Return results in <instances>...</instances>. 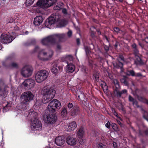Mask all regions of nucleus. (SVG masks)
Here are the masks:
<instances>
[{
    "instance_id": "nucleus-28",
    "label": "nucleus",
    "mask_w": 148,
    "mask_h": 148,
    "mask_svg": "<svg viewBox=\"0 0 148 148\" xmlns=\"http://www.w3.org/2000/svg\"><path fill=\"white\" fill-rule=\"evenodd\" d=\"M78 98L81 101H84L85 99V96L83 93L80 92L78 94Z\"/></svg>"
},
{
    "instance_id": "nucleus-8",
    "label": "nucleus",
    "mask_w": 148,
    "mask_h": 148,
    "mask_svg": "<svg viewBox=\"0 0 148 148\" xmlns=\"http://www.w3.org/2000/svg\"><path fill=\"white\" fill-rule=\"evenodd\" d=\"M56 2V0H39L36 3L37 6L43 8H47Z\"/></svg>"
},
{
    "instance_id": "nucleus-39",
    "label": "nucleus",
    "mask_w": 148,
    "mask_h": 148,
    "mask_svg": "<svg viewBox=\"0 0 148 148\" xmlns=\"http://www.w3.org/2000/svg\"><path fill=\"white\" fill-rule=\"evenodd\" d=\"M134 54L136 56H141V55L139 53V51L137 48L133 49Z\"/></svg>"
},
{
    "instance_id": "nucleus-37",
    "label": "nucleus",
    "mask_w": 148,
    "mask_h": 148,
    "mask_svg": "<svg viewBox=\"0 0 148 148\" xmlns=\"http://www.w3.org/2000/svg\"><path fill=\"white\" fill-rule=\"evenodd\" d=\"M115 91L116 92V95L118 97H120L123 94L121 91H119V89H115Z\"/></svg>"
},
{
    "instance_id": "nucleus-49",
    "label": "nucleus",
    "mask_w": 148,
    "mask_h": 148,
    "mask_svg": "<svg viewBox=\"0 0 148 148\" xmlns=\"http://www.w3.org/2000/svg\"><path fill=\"white\" fill-rule=\"evenodd\" d=\"M121 81L122 83H123L125 85L127 84V82L125 79L124 78H123L121 79Z\"/></svg>"
},
{
    "instance_id": "nucleus-55",
    "label": "nucleus",
    "mask_w": 148,
    "mask_h": 148,
    "mask_svg": "<svg viewBox=\"0 0 148 148\" xmlns=\"http://www.w3.org/2000/svg\"><path fill=\"white\" fill-rule=\"evenodd\" d=\"M134 76L140 77L142 76V74L140 73H137L136 74H135V75Z\"/></svg>"
},
{
    "instance_id": "nucleus-4",
    "label": "nucleus",
    "mask_w": 148,
    "mask_h": 148,
    "mask_svg": "<svg viewBox=\"0 0 148 148\" xmlns=\"http://www.w3.org/2000/svg\"><path fill=\"white\" fill-rule=\"evenodd\" d=\"M29 114L33 117L31 120V128L34 130H40L42 129V124L41 122L36 117L37 113L32 111L29 113Z\"/></svg>"
},
{
    "instance_id": "nucleus-29",
    "label": "nucleus",
    "mask_w": 148,
    "mask_h": 148,
    "mask_svg": "<svg viewBox=\"0 0 148 148\" xmlns=\"http://www.w3.org/2000/svg\"><path fill=\"white\" fill-rule=\"evenodd\" d=\"M36 43V41L35 39H32L30 43L27 42L24 44L25 46H28L31 45H34Z\"/></svg>"
},
{
    "instance_id": "nucleus-45",
    "label": "nucleus",
    "mask_w": 148,
    "mask_h": 148,
    "mask_svg": "<svg viewBox=\"0 0 148 148\" xmlns=\"http://www.w3.org/2000/svg\"><path fill=\"white\" fill-rule=\"evenodd\" d=\"M14 21V19L12 18H9L7 20V23H11Z\"/></svg>"
},
{
    "instance_id": "nucleus-12",
    "label": "nucleus",
    "mask_w": 148,
    "mask_h": 148,
    "mask_svg": "<svg viewBox=\"0 0 148 148\" xmlns=\"http://www.w3.org/2000/svg\"><path fill=\"white\" fill-rule=\"evenodd\" d=\"M58 20V16L57 15H53L46 20L45 25L47 26H50L56 23Z\"/></svg>"
},
{
    "instance_id": "nucleus-47",
    "label": "nucleus",
    "mask_w": 148,
    "mask_h": 148,
    "mask_svg": "<svg viewBox=\"0 0 148 148\" xmlns=\"http://www.w3.org/2000/svg\"><path fill=\"white\" fill-rule=\"evenodd\" d=\"M98 148H106V146L102 143H99L98 145Z\"/></svg>"
},
{
    "instance_id": "nucleus-15",
    "label": "nucleus",
    "mask_w": 148,
    "mask_h": 148,
    "mask_svg": "<svg viewBox=\"0 0 148 148\" xmlns=\"http://www.w3.org/2000/svg\"><path fill=\"white\" fill-rule=\"evenodd\" d=\"M62 70V67L58 64H55L53 65L51 69V71L53 73L56 74L59 71Z\"/></svg>"
},
{
    "instance_id": "nucleus-13",
    "label": "nucleus",
    "mask_w": 148,
    "mask_h": 148,
    "mask_svg": "<svg viewBox=\"0 0 148 148\" xmlns=\"http://www.w3.org/2000/svg\"><path fill=\"white\" fill-rule=\"evenodd\" d=\"M121 60L123 62L125 61L124 57L122 56H120L117 59L116 61L113 62V64L114 67L117 68H120L121 70L122 71L123 64L122 62H121Z\"/></svg>"
},
{
    "instance_id": "nucleus-44",
    "label": "nucleus",
    "mask_w": 148,
    "mask_h": 148,
    "mask_svg": "<svg viewBox=\"0 0 148 148\" xmlns=\"http://www.w3.org/2000/svg\"><path fill=\"white\" fill-rule=\"evenodd\" d=\"M103 85H104V86H103L102 87L103 91L105 92H107L108 89V86L106 85L105 84H104Z\"/></svg>"
},
{
    "instance_id": "nucleus-26",
    "label": "nucleus",
    "mask_w": 148,
    "mask_h": 148,
    "mask_svg": "<svg viewBox=\"0 0 148 148\" xmlns=\"http://www.w3.org/2000/svg\"><path fill=\"white\" fill-rule=\"evenodd\" d=\"M14 57L15 56L13 54L8 56L6 58L5 61L3 62V65L5 66V63H6L8 61L14 60Z\"/></svg>"
},
{
    "instance_id": "nucleus-1",
    "label": "nucleus",
    "mask_w": 148,
    "mask_h": 148,
    "mask_svg": "<svg viewBox=\"0 0 148 148\" xmlns=\"http://www.w3.org/2000/svg\"><path fill=\"white\" fill-rule=\"evenodd\" d=\"M65 36L64 34H55L50 35L41 39L40 43L42 45L46 46H49L50 44H57L58 40L60 41L61 40L65 38Z\"/></svg>"
},
{
    "instance_id": "nucleus-10",
    "label": "nucleus",
    "mask_w": 148,
    "mask_h": 148,
    "mask_svg": "<svg viewBox=\"0 0 148 148\" xmlns=\"http://www.w3.org/2000/svg\"><path fill=\"white\" fill-rule=\"evenodd\" d=\"M33 69L32 66H27L23 67L21 70V73L25 77L30 76L33 73Z\"/></svg>"
},
{
    "instance_id": "nucleus-53",
    "label": "nucleus",
    "mask_w": 148,
    "mask_h": 148,
    "mask_svg": "<svg viewBox=\"0 0 148 148\" xmlns=\"http://www.w3.org/2000/svg\"><path fill=\"white\" fill-rule=\"evenodd\" d=\"M104 49L106 51V52H108V51L109 49V47L108 46L106 45H104Z\"/></svg>"
},
{
    "instance_id": "nucleus-20",
    "label": "nucleus",
    "mask_w": 148,
    "mask_h": 148,
    "mask_svg": "<svg viewBox=\"0 0 148 148\" xmlns=\"http://www.w3.org/2000/svg\"><path fill=\"white\" fill-rule=\"evenodd\" d=\"M77 127V124L75 121L70 123L66 129L67 131L71 132L73 131Z\"/></svg>"
},
{
    "instance_id": "nucleus-7",
    "label": "nucleus",
    "mask_w": 148,
    "mask_h": 148,
    "mask_svg": "<svg viewBox=\"0 0 148 148\" xmlns=\"http://www.w3.org/2000/svg\"><path fill=\"white\" fill-rule=\"evenodd\" d=\"M61 107L60 102L57 99H53L49 104L47 110L49 112H54L56 111V109L58 110Z\"/></svg>"
},
{
    "instance_id": "nucleus-64",
    "label": "nucleus",
    "mask_w": 148,
    "mask_h": 148,
    "mask_svg": "<svg viewBox=\"0 0 148 148\" xmlns=\"http://www.w3.org/2000/svg\"><path fill=\"white\" fill-rule=\"evenodd\" d=\"M61 46L60 45H58L57 46V48L58 49H61Z\"/></svg>"
},
{
    "instance_id": "nucleus-43",
    "label": "nucleus",
    "mask_w": 148,
    "mask_h": 148,
    "mask_svg": "<svg viewBox=\"0 0 148 148\" xmlns=\"http://www.w3.org/2000/svg\"><path fill=\"white\" fill-rule=\"evenodd\" d=\"M112 127L113 129L115 131H117L118 130V127L114 123H113L112 124Z\"/></svg>"
},
{
    "instance_id": "nucleus-34",
    "label": "nucleus",
    "mask_w": 148,
    "mask_h": 148,
    "mask_svg": "<svg viewBox=\"0 0 148 148\" xmlns=\"http://www.w3.org/2000/svg\"><path fill=\"white\" fill-rule=\"evenodd\" d=\"M126 74L127 75H131L133 76L135 75V72L133 70H130L127 71L126 72Z\"/></svg>"
},
{
    "instance_id": "nucleus-2",
    "label": "nucleus",
    "mask_w": 148,
    "mask_h": 148,
    "mask_svg": "<svg viewBox=\"0 0 148 148\" xmlns=\"http://www.w3.org/2000/svg\"><path fill=\"white\" fill-rule=\"evenodd\" d=\"M41 93L44 96L43 102L44 103H46L54 97L56 91L52 88L45 86L42 90Z\"/></svg>"
},
{
    "instance_id": "nucleus-62",
    "label": "nucleus",
    "mask_w": 148,
    "mask_h": 148,
    "mask_svg": "<svg viewBox=\"0 0 148 148\" xmlns=\"http://www.w3.org/2000/svg\"><path fill=\"white\" fill-rule=\"evenodd\" d=\"M145 41L147 43H148V37H147L145 38Z\"/></svg>"
},
{
    "instance_id": "nucleus-21",
    "label": "nucleus",
    "mask_w": 148,
    "mask_h": 148,
    "mask_svg": "<svg viewBox=\"0 0 148 148\" xmlns=\"http://www.w3.org/2000/svg\"><path fill=\"white\" fill-rule=\"evenodd\" d=\"M42 17L40 16H37L34 19V23L36 26L39 25L42 22Z\"/></svg>"
},
{
    "instance_id": "nucleus-46",
    "label": "nucleus",
    "mask_w": 148,
    "mask_h": 148,
    "mask_svg": "<svg viewBox=\"0 0 148 148\" xmlns=\"http://www.w3.org/2000/svg\"><path fill=\"white\" fill-rule=\"evenodd\" d=\"M89 65L90 66L92 67V68L93 67H95L97 65L95 64H94L93 63V62H89Z\"/></svg>"
},
{
    "instance_id": "nucleus-25",
    "label": "nucleus",
    "mask_w": 148,
    "mask_h": 148,
    "mask_svg": "<svg viewBox=\"0 0 148 148\" xmlns=\"http://www.w3.org/2000/svg\"><path fill=\"white\" fill-rule=\"evenodd\" d=\"M11 106V103L7 102V104L5 106H3V112H5L9 111L10 109Z\"/></svg>"
},
{
    "instance_id": "nucleus-19",
    "label": "nucleus",
    "mask_w": 148,
    "mask_h": 148,
    "mask_svg": "<svg viewBox=\"0 0 148 148\" xmlns=\"http://www.w3.org/2000/svg\"><path fill=\"white\" fill-rule=\"evenodd\" d=\"M66 143L69 145H74L76 144V140L73 137L69 136L66 139Z\"/></svg>"
},
{
    "instance_id": "nucleus-63",
    "label": "nucleus",
    "mask_w": 148,
    "mask_h": 148,
    "mask_svg": "<svg viewBox=\"0 0 148 148\" xmlns=\"http://www.w3.org/2000/svg\"><path fill=\"white\" fill-rule=\"evenodd\" d=\"M77 44L78 45H79V44H80V41H79V38H77Z\"/></svg>"
},
{
    "instance_id": "nucleus-51",
    "label": "nucleus",
    "mask_w": 148,
    "mask_h": 148,
    "mask_svg": "<svg viewBox=\"0 0 148 148\" xmlns=\"http://www.w3.org/2000/svg\"><path fill=\"white\" fill-rule=\"evenodd\" d=\"M129 100L130 101L133 102L135 100V99L131 97L130 95H129Z\"/></svg>"
},
{
    "instance_id": "nucleus-22",
    "label": "nucleus",
    "mask_w": 148,
    "mask_h": 148,
    "mask_svg": "<svg viewBox=\"0 0 148 148\" xmlns=\"http://www.w3.org/2000/svg\"><path fill=\"white\" fill-rule=\"evenodd\" d=\"M73 57L71 55H66L61 58V60L62 62H66L67 63L69 61L73 60Z\"/></svg>"
},
{
    "instance_id": "nucleus-30",
    "label": "nucleus",
    "mask_w": 148,
    "mask_h": 148,
    "mask_svg": "<svg viewBox=\"0 0 148 148\" xmlns=\"http://www.w3.org/2000/svg\"><path fill=\"white\" fill-rule=\"evenodd\" d=\"M113 82L115 86L116 89H120V86L118 80L116 79H114L113 80Z\"/></svg>"
},
{
    "instance_id": "nucleus-6",
    "label": "nucleus",
    "mask_w": 148,
    "mask_h": 148,
    "mask_svg": "<svg viewBox=\"0 0 148 148\" xmlns=\"http://www.w3.org/2000/svg\"><path fill=\"white\" fill-rule=\"evenodd\" d=\"M49 73L45 70H42L38 71L36 74L35 78L36 82L40 83L45 80L48 77Z\"/></svg>"
},
{
    "instance_id": "nucleus-18",
    "label": "nucleus",
    "mask_w": 148,
    "mask_h": 148,
    "mask_svg": "<svg viewBox=\"0 0 148 148\" xmlns=\"http://www.w3.org/2000/svg\"><path fill=\"white\" fill-rule=\"evenodd\" d=\"M65 69L67 73H71L74 72L75 69V67L73 64L70 63L68 64L65 67Z\"/></svg>"
},
{
    "instance_id": "nucleus-5",
    "label": "nucleus",
    "mask_w": 148,
    "mask_h": 148,
    "mask_svg": "<svg viewBox=\"0 0 148 148\" xmlns=\"http://www.w3.org/2000/svg\"><path fill=\"white\" fill-rule=\"evenodd\" d=\"M53 55V51L51 50L47 51L46 49H42L39 51L38 58L40 60L43 61H47L52 57Z\"/></svg>"
},
{
    "instance_id": "nucleus-36",
    "label": "nucleus",
    "mask_w": 148,
    "mask_h": 148,
    "mask_svg": "<svg viewBox=\"0 0 148 148\" xmlns=\"http://www.w3.org/2000/svg\"><path fill=\"white\" fill-rule=\"evenodd\" d=\"M8 66L10 68H17L18 66V64L16 63L13 62L10 64Z\"/></svg>"
},
{
    "instance_id": "nucleus-27",
    "label": "nucleus",
    "mask_w": 148,
    "mask_h": 148,
    "mask_svg": "<svg viewBox=\"0 0 148 148\" xmlns=\"http://www.w3.org/2000/svg\"><path fill=\"white\" fill-rule=\"evenodd\" d=\"M63 8V4L62 3H59L55 6L53 8V9L55 10H60L62 9Z\"/></svg>"
},
{
    "instance_id": "nucleus-16",
    "label": "nucleus",
    "mask_w": 148,
    "mask_h": 148,
    "mask_svg": "<svg viewBox=\"0 0 148 148\" xmlns=\"http://www.w3.org/2000/svg\"><path fill=\"white\" fill-rule=\"evenodd\" d=\"M65 138L61 136L57 137L55 140V143L58 146L63 145L65 143Z\"/></svg>"
},
{
    "instance_id": "nucleus-50",
    "label": "nucleus",
    "mask_w": 148,
    "mask_h": 148,
    "mask_svg": "<svg viewBox=\"0 0 148 148\" xmlns=\"http://www.w3.org/2000/svg\"><path fill=\"white\" fill-rule=\"evenodd\" d=\"M132 103L133 105L135 106L136 107H138V102L135 99V100L132 102Z\"/></svg>"
},
{
    "instance_id": "nucleus-3",
    "label": "nucleus",
    "mask_w": 148,
    "mask_h": 148,
    "mask_svg": "<svg viewBox=\"0 0 148 148\" xmlns=\"http://www.w3.org/2000/svg\"><path fill=\"white\" fill-rule=\"evenodd\" d=\"M34 97L33 94L30 91L25 92L22 94L21 98L23 111L27 110L28 106L30 102L33 100Z\"/></svg>"
},
{
    "instance_id": "nucleus-38",
    "label": "nucleus",
    "mask_w": 148,
    "mask_h": 148,
    "mask_svg": "<svg viewBox=\"0 0 148 148\" xmlns=\"http://www.w3.org/2000/svg\"><path fill=\"white\" fill-rule=\"evenodd\" d=\"M40 49V47L38 46H35L34 49H33L31 51L32 53H34L37 52Z\"/></svg>"
},
{
    "instance_id": "nucleus-58",
    "label": "nucleus",
    "mask_w": 148,
    "mask_h": 148,
    "mask_svg": "<svg viewBox=\"0 0 148 148\" xmlns=\"http://www.w3.org/2000/svg\"><path fill=\"white\" fill-rule=\"evenodd\" d=\"M114 31L116 32H118L119 31V29L117 27H114Z\"/></svg>"
},
{
    "instance_id": "nucleus-40",
    "label": "nucleus",
    "mask_w": 148,
    "mask_h": 148,
    "mask_svg": "<svg viewBox=\"0 0 148 148\" xmlns=\"http://www.w3.org/2000/svg\"><path fill=\"white\" fill-rule=\"evenodd\" d=\"M84 49L85 51H86V55L87 56H88L90 55L91 52L89 48L87 46H85L84 47Z\"/></svg>"
},
{
    "instance_id": "nucleus-52",
    "label": "nucleus",
    "mask_w": 148,
    "mask_h": 148,
    "mask_svg": "<svg viewBox=\"0 0 148 148\" xmlns=\"http://www.w3.org/2000/svg\"><path fill=\"white\" fill-rule=\"evenodd\" d=\"M67 35L69 37H71L72 35V32L71 30H69L67 33Z\"/></svg>"
},
{
    "instance_id": "nucleus-31",
    "label": "nucleus",
    "mask_w": 148,
    "mask_h": 148,
    "mask_svg": "<svg viewBox=\"0 0 148 148\" xmlns=\"http://www.w3.org/2000/svg\"><path fill=\"white\" fill-rule=\"evenodd\" d=\"M61 113L62 116H66L67 114V112L66 108H62Z\"/></svg>"
},
{
    "instance_id": "nucleus-57",
    "label": "nucleus",
    "mask_w": 148,
    "mask_h": 148,
    "mask_svg": "<svg viewBox=\"0 0 148 148\" xmlns=\"http://www.w3.org/2000/svg\"><path fill=\"white\" fill-rule=\"evenodd\" d=\"M94 76L95 78V79L97 81L99 79V76L97 74H95L94 75Z\"/></svg>"
},
{
    "instance_id": "nucleus-41",
    "label": "nucleus",
    "mask_w": 148,
    "mask_h": 148,
    "mask_svg": "<svg viewBox=\"0 0 148 148\" xmlns=\"http://www.w3.org/2000/svg\"><path fill=\"white\" fill-rule=\"evenodd\" d=\"M34 1V0H26V4L27 5H30L32 4Z\"/></svg>"
},
{
    "instance_id": "nucleus-35",
    "label": "nucleus",
    "mask_w": 148,
    "mask_h": 148,
    "mask_svg": "<svg viewBox=\"0 0 148 148\" xmlns=\"http://www.w3.org/2000/svg\"><path fill=\"white\" fill-rule=\"evenodd\" d=\"M138 99L139 100L146 103L148 104V100L145 98L142 97H138Z\"/></svg>"
},
{
    "instance_id": "nucleus-32",
    "label": "nucleus",
    "mask_w": 148,
    "mask_h": 148,
    "mask_svg": "<svg viewBox=\"0 0 148 148\" xmlns=\"http://www.w3.org/2000/svg\"><path fill=\"white\" fill-rule=\"evenodd\" d=\"M4 87L5 88L6 87L5 85L3 79H0V90Z\"/></svg>"
},
{
    "instance_id": "nucleus-9",
    "label": "nucleus",
    "mask_w": 148,
    "mask_h": 148,
    "mask_svg": "<svg viewBox=\"0 0 148 148\" xmlns=\"http://www.w3.org/2000/svg\"><path fill=\"white\" fill-rule=\"evenodd\" d=\"M56 115L54 114H45L43 116V120L47 124H51L55 123L57 120Z\"/></svg>"
},
{
    "instance_id": "nucleus-11",
    "label": "nucleus",
    "mask_w": 148,
    "mask_h": 148,
    "mask_svg": "<svg viewBox=\"0 0 148 148\" xmlns=\"http://www.w3.org/2000/svg\"><path fill=\"white\" fill-rule=\"evenodd\" d=\"M1 40L4 44H7L11 42L14 39L10 35L5 34H3L1 36Z\"/></svg>"
},
{
    "instance_id": "nucleus-42",
    "label": "nucleus",
    "mask_w": 148,
    "mask_h": 148,
    "mask_svg": "<svg viewBox=\"0 0 148 148\" xmlns=\"http://www.w3.org/2000/svg\"><path fill=\"white\" fill-rule=\"evenodd\" d=\"M143 118L148 121V114L146 111H145L143 115Z\"/></svg>"
},
{
    "instance_id": "nucleus-61",
    "label": "nucleus",
    "mask_w": 148,
    "mask_h": 148,
    "mask_svg": "<svg viewBox=\"0 0 148 148\" xmlns=\"http://www.w3.org/2000/svg\"><path fill=\"white\" fill-rule=\"evenodd\" d=\"M121 91L123 94H124L126 93L127 92V90L126 89H124L122 90Z\"/></svg>"
},
{
    "instance_id": "nucleus-48",
    "label": "nucleus",
    "mask_w": 148,
    "mask_h": 148,
    "mask_svg": "<svg viewBox=\"0 0 148 148\" xmlns=\"http://www.w3.org/2000/svg\"><path fill=\"white\" fill-rule=\"evenodd\" d=\"M112 112L116 116L118 117V114L117 112H116L115 110L113 108H112L111 109Z\"/></svg>"
},
{
    "instance_id": "nucleus-17",
    "label": "nucleus",
    "mask_w": 148,
    "mask_h": 148,
    "mask_svg": "<svg viewBox=\"0 0 148 148\" xmlns=\"http://www.w3.org/2000/svg\"><path fill=\"white\" fill-rule=\"evenodd\" d=\"M71 116H75L79 115L80 113L79 108L77 106H75L73 107L70 112Z\"/></svg>"
},
{
    "instance_id": "nucleus-60",
    "label": "nucleus",
    "mask_w": 148,
    "mask_h": 148,
    "mask_svg": "<svg viewBox=\"0 0 148 148\" xmlns=\"http://www.w3.org/2000/svg\"><path fill=\"white\" fill-rule=\"evenodd\" d=\"M62 12L64 14H67V10H66L65 9H63L62 10Z\"/></svg>"
},
{
    "instance_id": "nucleus-24",
    "label": "nucleus",
    "mask_w": 148,
    "mask_h": 148,
    "mask_svg": "<svg viewBox=\"0 0 148 148\" xmlns=\"http://www.w3.org/2000/svg\"><path fill=\"white\" fill-rule=\"evenodd\" d=\"M84 134L83 128L81 127L77 131V136L79 139H82Z\"/></svg>"
},
{
    "instance_id": "nucleus-56",
    "label": "nucleus",
    "mask_w": 148,
    "mask_h": 148,
    "mask_svg": "<svg viewBox=\"0 0 148 148\" xmlns=\"http://www.w3.org/2000/svg\"><path fill=\"white\" fill-rule=\"evenodd\" d=\"M106 126L108 128H109L110 126V123L109 122H108L106 124Z\"/></svg>"
},
{
    "instance_id": "nucleus-14",
    "label": "nucleus",
    "mask_w": 148,
    "mask_h": 148,
    "mask_svg": "<svg viewBox=\"0 0 148 148\" xmlns=\"http://www.w3.org/2000/svg\"><path fill=\"white\" fill-rule=\"evenodd\" d=\"M35 82L34 80L31 79H27L25 80L22 83L25 87L30 89L34 87L35 85Z\"/></svg>"
},
{
    "instance_id": "nucleus-23",
    "label": "nucleus",
    "mask_w": 148,
    "mask_h": 148,
    "mask_svg": "<svg viewBox=\"0 0 148 148\" xmlns=\"http://www.w3.org/2000/svg\"><path fill=\"white\" fill-rule=\"evenodd\" d=\"M57 25L58 27H61L64 26L67 23V21L64 20H59L58 17V20L57 22Z\"/></svg>"
},
{
    "instance_id": "nucleus-33",
    "label": "nucleus",
    "mask_w": 148,
    "mask_h": 148,
    "mask_svg": "<svg viewBox=\"0 0 148 148\" xmlns=\"http://www.w3.org/2000/svg\"><path fill=\"white\" fill-rule=\"evenodd\" d=\"M137 57L138 58H136V60L135 61L137 64H143L144 63L140 58V56Z\"/></svg>"
},
{
    "instance_id": "nucleus-54",
    "label": "nucleus",
    "mask_w": 148,
    "mask_h": 148,
    "mask_svg": "<svg viewBox=\"0 0 148 148\" xmlns=\"http://www.w3.org/2000/svg\"><path fill=\"white\" fill-rule=\"evenodd\" d=\"M68 108H71L73 107V105L71 103H69L67 106Z\"/></svg>"
},
{
    "instance_id": "nucleus-59",
    "label": "nucleus",
    "mask_w": 148,
    "mask_h": 148,
    "mask_svg": "<svg viewBox=\"0 0 148 148\" xmlns=\"http://www.w3.org/2000/svg\"><path fill=\"white\" fill-rule=\"evenodd\" d=\"M132 46L133 49L137 48L136 45L135 43L133 44Z\"/></svg>"
}]
</instances>
